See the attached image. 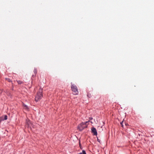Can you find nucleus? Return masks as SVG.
<instances>
[{"label": "nucleus", "mask_w": 154, "mask_h": 154, "mask_svg": "<svg viewBox=\"0 0 154 154\" xmlns=\"http://www.w3.org/2000/svg\"><path fill=\"white\" fill-rule=\"evenodd\" d=\"M91 119H92V118H91Z\"/></svg>", "instance_id": "nucleus-14"}, {"label": "nucleus", "mask_w": 154, "mask_h": 154, "mask_svg": "<svg viewBox=\"0 0 154 154\" xmlns=\"http://www.w3.org/2000/svg\"><path fill=\"white\" fill-rule=\"evenodd\" d=\"M23 106L24 107V108L25 109H28V106H26V105L24 104H23Z\"/></svg>", "instance_id": "nucleus-6"}, {"label": "nucleus", "mask_w": 154, "mask_h": 154, "mask_svg": "<svg viewBox=\"0 0 154 154\" xmlns=\"http://www.w3.org/2000/svg\"><path fill=\"white\" fill-rule=\"evenodd\" d=\"M7 119V116L6 115L2 116L0 117V122L2 121L6 120Z\"/></svg>", "instance_id": "nucleus-4"}, {"label": "nucleus", "mask_w": 154, "mask_h": 154, "mask_svg": "<svg viewBox=\"0 0 154 154\" xmlns=\"http://www.w3.org/2000/svg\"><path fill=\"white\" fill-rule=\"evenodd\" d=\"M26 123L28 125V126H29L30 124H31V123L29 121H27Z\"/></svg>", "instance_id": "nucleus-9"}, {"label": "nucleus", "mask_w": 154, "mask_h": 154, "mask_svg": "<svg viewBox=\"0 0 154 154\" xmlns=\"http://www.w3.org/2000/svg\"><path fill=\"white\" fill-rule=\"evenodd\" d=\"M42 89L40 88L36 95L35 100L36 101H38L40 100L42 97Z\"/></svg>", "instance_id": "nucleus-1"}, {"label": "nucleus", "mask_w": 154, "mask_h": 154, "mask_svg": "<svg viewBox=\"0 0 154 154\" xmlns=\"http://www.w3.org/2000/svg\"><path fill=\"white\" fill-rule=\"evenodd\" d=\"M71 88L73 94L75 95H77L78 94V91L77 87L74 85H72Z\"/></svg>", "instance_id": "nucleus-3"}, {"label": "nucleus", "mask_w": 154, "mask_h": 154, "mask_svg": "<svg viewBox=\"0 0 154 154\" xmlns=\"http://www.w3.org/2000/svg\"><path fill=\"white\" fill-rule=\"evenodd\" d=\"M125 125H127V124H125Z\"/></svg>", "instance_id": "nucleus-15"}, {"label": "nucleus", "mask_w": 154, "mask_h": 154, "mask_svg": "<svg viewBox=\"0 0 154 154\" xmlns=\"http://www.w3.org/2000/svg\"><path fill=\"white\" fill-rule=\"evenodd\" d=\"M91 131L92 133L94 134V135H97V131L96 129L95 128L93 127L91 129Z\"/></svg>", "instance_id": "nucleus-5"}, {"label": "nucleus", "mask_w": 154, "mask_h": 154, "mask_svg": "<svg viewBox=\"0 0 154 154\" xmlns=\"http://www.w3.org/2000/svg\"><path fill=\"white\" fill-rule=\"evenodd\" d=\"M79 154H86L85 151L83 150L82 152L79 153Z\"/></svg>", "instance_id": "nucleus-7"}, {"label": "nucleus", "mask_w": 154, "mask_h": 154, "mask_svg": "<svg viewBox=\"0 0 154 154\" xmlns=\"http://www.w3.org/2000/svg\"><path fill=\"white\" fill-rule=\"evenodd\" d=\"M6 79L8 81V82H11V80H10V79H8V78H7Z\"/></svg>", "instance_id": "nucleus-12"}, {"label": "nucleus", "mask_w": 154, "mask_h": 154, "mask_svg": "<svg viewBox=\"0 0 154 154\" xmlns=\"http://www.w3.org/2000/svg\"><path fill=\"white\" fill-rule=\"evenodd\" d=\"M123 121H122V122H121L120 123V124H121V126L122 127H123V125L122 124V123H123Z\"/></svg>", "instance_id": "nucleus-13"}, {"label": "nucleus", "mask_w": 154, "mask_h": 154, "mask_svg": "<svg viewBox=\"0 0 154 154\" xmlns=\"http://www.w3.org/2000/svg\"><path fill=\"white\" fill-rule=\"evenodd\" d=\"M87 96L88 97H91V95L90 94H89V93H88L87 94Z\"/></svg>", "instance_id": "nucleus-11"}, {"label": "nucleus", "mask_w": 154, "mask_h": 154, "mask_svg": "<svg viewBox=\"0 0 154 154\" xmlns=\"http://www.w3.org/2000/svg\"><path fill=\"white\" fill-rule=\"evenodd\" d=\"M17 82L19 84H21L23 83V82L20 81H17Z\"/></svg>", "instance_id": "nucleus-8"}, {"label": "nucleus", "mask_w": 154, "mask_h": 154, "mask_svg": "<svg viewBox=\"0 0 154 154\" xmlns=\"http://www.w3.org/2000/svg\"><path fill=\"white\" fill-rule=\"evenodd\" d=\"M37 69L35 68L34 69V73L36 74L37 73Z\"/></svg>", "instance_id": "nucleus-10"}, {"label": "nucleus", "mask_w": 154, "mask_h": 154, "mask_svg": "<svg viewBox=\"0 0 154 154\" xmlns=\"http://www.w3.org/2000/svg\"><path fill=\"white\" fill-rule=\"evenodd\" d=\"M89 122V121L88 122H82L79 125L78 128L80 131L82 130L84 128H86L88 125V123Z\"/></svg>", "instance_id": "nucleus-2"}]
</instances>
